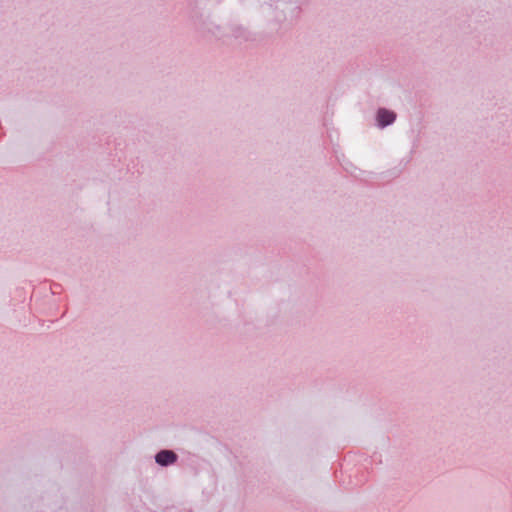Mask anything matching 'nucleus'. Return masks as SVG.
<instances>
[{"instance_id":"obj_1","label":"nucleus","mask_w":512,"mask_h":512,"mask_svg":"<svg viewBox=\"0 0 512 512\" xmlns=\"http://www.w3.org/2000/svg\"><path fill=\"white\" fill-rule=\"evenodd\" d=\"M156 462L162 466L172 464L176 461L177 456L173 451L162 450L156 455Z\"/></svg>"},{"instance_id":"obj_2","label":"nucleus","mask_w":512,"mask_h":512,"mask_svg":"<svg viewBox=\"0 0 512 512\" xmlns=\"http://www.w3.org/2000/svg\"><path fill=\"white\" fill-rule=\"evenodd\" d=\"M396 118V115L394 112L386 110V109H380L378 111L377 119L379 122V125L381 127L387 126L394 122Z\"/></svg>"}]
</instances>
